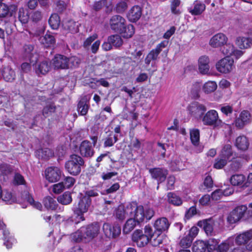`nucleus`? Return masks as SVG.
Returning a JSON list of instances; mask_svg holds the SVG:
<instances>
[{"instance_id":"9","label":"nucleus","mask_w":252,"mask_h":252,"mask_svg":"<svg viewBox=\"0 0 252 252\" xmlns=\"http://www.w3.org/2000/svg\"><path fill=\"white\" fill-rule=\"evenodd\" d=\"M63 173L62 170L57 166H50L47 168L44 171L45 179L49 183H56L59 181Z\"/></svg>"},{"instance_id":"60","label":"nucleus","mask_w":252,"mask_h":252,"mask_svg":"<svg viewBox=\"0 0 252 252\" xmlns=\"http://www.w3.org/2000/svg\"><path fill=\"white\" fill-rule=\"evenodd\" d=\"M247 210L248 208L246 206L241 205L236 207L234 210L236 214L241 219Z\"/></svg>"},{"instance_id":"62","label":"nucleus","mask_w":252,"mask_h":252,"mask_svg":"<svg viewBox=\"0 0 252 252\" xmlns=\"http://www.w3.org/2000/svg\"><path fill=\"white\" fill-rule=\"evenodd\" d=\"M127 5L125 1H120L116 5L115 9L117 13H122L127 8Z\"/></svg>"},{"instance_id":"21","label":"nucleus","mask_w":252,"mask_h":252,"mask_svg":"<svg viewBox=\"0 0 252 252\" xmlns=\"http://www.w3.org/2000/svg\"><path fill=\"white\" fill-rule=\"evenodd\" d=\"M142 13V8L139 5H134L129 10L127 17L130 22H135L140 19Z\"/></svg>"},{"instance_id":"11","label":"nucleus","mask_w":252,"mask_h":252,"mask_svg":"<svg viewBox=\"0 0 252 252\" xmlns=\"http://www.w3.org/2000/svg\"><path fill=\"white\" fill-rule=\"evenodd\" d=\"M126 24V19L122 16L118 15L113 16L110 19L109 25L112 30L119 32L125 28Z\"/></svg>"},{"instance_id":"57","label":"nucleus","mask_w":252,"mask_h":252,"mask_svg":"<svg viewBox=\"0 0 252 252\" xmlns=\"http://www.w3.org/2000/svg\"><path fill=\"white\" fill-rule=\"evenodd\" d=\"M240 219V217L236 214L234 210L230 213L227 219L228 222L232 224L236 222Z\"/></svg>"},{"instance_id":"4","label":"nucleus","mask_w":252,"mask_h":252,"mask_svg":"<svg viewBox=\"0 0 252 252\" xmlns=\"http://www.w3.org/2000/svg\"><path fill=\"white\" fill-rule=\"evenodd\" d=\"M79 62V59L76 57L68 59L64 56L57 55L52 60V65L55 69H65L75 67L78 65Z\"/></svg>"},{"instance_id":"49","label":"nucleus","mask_w":252,"mask_h":252,"mask_svg":"<svg viewBox=\"0 0 252 252\" xmlns=\"http://www.w3.org/2000/svg\"><path fill=\"white\" fill-rule=\"evenodd\" d=\"M190 138L191 143L195 146L198 145L200 139V132L198 129L194 128L190 130Z\"/></svg>"},{"instance_id":"64","label":"nucleus","mask_w":252,"mask_h":252,"mask_svg":"<svg viewBox=\"0 0 252 252\" xmlns=\"http://www.w3.org/2000/svg\"><path fill=\"white\" fill-rule=\"evenodd\" d=\"M97 38L96 34H94L92 36L87 38L84 42L83 46L85 48H88L92 43Z\"/></svg>"},{"instance_id":"32","label":"nucleus","mask_w":252,"mask_h":252,"mask_svg":"<svg viewBox=\"0 0 252 252\" xmlns=\"http://www.w3.org/2000/svg\"><path fill=\"white\" fill-rule=\"evenodd\" d=\"M235 43L241 49H247L252 45V40L249 37L239 36L236 38Z\"/></svg>"},{"instance_id":"56","label":"nucleus","mask_w":252,"mask_h":252,"mask_svg":"<svg viewBox=\"0 0 252 252\" xmlns=\"http://www.w3.org/2000/svg\"><path fill=\"white\" fill-rule=\"evenodd\" d=\"M193 239L188 235L183 237L180 241V246L185 248L189 247L192 243Z\"/></svg>"},{"instance_id":"59","label":"nucleus","mask_w":252,"mask_h":252,"mask_svg":"<svg viewBox=\"0 0 252 252\" xmlns=\"http://www.w3.org/2000/svg\"><path fill=\"white\" fill-rule=\"evenodd\" d=\"M63 183L61 182L52 186V191L56 194H59L64 189Z\"/></svg>"},{"instance_id":"63","label":"nucleus","mask_w":252,"mask_h":252,"mask_svg":"<svg viewBox=\"0 0 252 252\" xmlns=\"http://www.w3.org/2000/svg\"><path fill=\"white\" fill-rule=\"evenodd\" d=\"M223 196L222 190L218 189L213 192L211 194V198L213 200L218 201Z\"/></svg>"},{"instance_id":"18","label":"nucleus","mask_w":252,"mask_h":252,"mask_svg":"<svg viewBox=\"0 0 252 252\" xmlns=\"http://www.w3.org/2000/svg\"><path fill=\"white\" fill-rule=\"evenodd\" d=\"M227 37L222 33H218L214 35L210 40L209 44L213 48H218L223 46L227 43Z\"/></svg>"},{"instance_id":"55","label":"nucleus","mask_w":252,"mask_h":252,"mask_svg":"<svg viewBox=\"0 0 252 252\" xmlns=\"http://www.w3.org/2000/svg\"><path fill=\"white\" fill-rule=\"evenodd\" d=\"M55 110V106L52 103H48L43 110V115L45 117H47L54 112Z\"/></svg>"},{"instance_id":"48","label":"nucleus","mask_w":252,"mask_h":252,"mask_svg":"<svg viewBox=\"0 0 252 252\" xmlns=\"http://www.w3.org/2000/svg\"><path fill=\"white\" fill-rule=\"evenodd\" d=\"M207 243V251L208 252H218V241L215 239H210L208 241H205Z\"/></svg>"},{"instance_id":"36","label":"nucleus","mask_w":252,"mask_h":252,"mask_svg":"<svg viewBox=\"0 0 252 252\" xmlns=\"http://www.w3.org/2000/svg\"><path fill=\"white\" fill-rule=\"evenodd\" d=\"M246 178L242 174L232 175L230 179V183L234 186H245Z\"/></svg>"},{"instance_id":"7","label":"nucleus","mask_w":252,"mask_h":252,"mask_svg":"<svg viewBox=\"0 0 252 252\" xmlns=\"http://www.w3.org/2000/svg\"><path fill=\"white\" fill-rule=\"evenodd\" d=\"M235 243L238 246L242 248L244 252L245 249L242 246H245L246 249L249 251H252V229L238 234L234 239Z\"/></svg>"},{"instance_id":"53","label":"nucleus","mask_w":252,"mask_h":252,"mask_svg":"<svg viewBox=\"0 0 252 252\" xmlns=\"http://www.w3.org/2000/svg\"><path fill=\"white\" fill-rule=\"evenodd\" d=\"M227 162L226 159L219 156L218 158L215 159L213 166L217 169H221L227 164Z\"/></svg>"},{"instance_id":"43","label":"nucleus","mask_w":252,"mask_h":252,"mask_svg":"<svg viewBox=\"0 0 252 252\" xmlns=\"http://www.w3.org/2000/svg\"><path fill=\"white\" fill-rule=\"evenodd\" d=\"M108 41L111 43L112 46L116 48L121 46L123 43V40L121 36L118 34H114L108 37Z\"/></svg>"},{"instance_id":"39","label":"nucleus","mask_w":252,"mask_h":252,"mask_svg":"<svg viewBox=\"0 0 252 252\" xmlns=\"http://www.w3.org/2000/svg\"><path fill=\"white\" fill-rule=\"evenodd\" d=\"M134 32V26L131 24H126L122 31H120L119 33L122 34L124 38H128L132 37Z\"/></svg>"},{"instance_id":"13","label":"nucleus","mask_w":252,"mask_h":252,"mask_svg":"<svg viewBox=\"0 0 252 252\" xmlns=\"http://www.w3.org/2000/svg\"><path fill=\"white\" fill-rule=\"evenodd\" d=\"M34 68L36 74H45L51 69V64L49 63V61L47 59H42L39 57L36 62L32 63Z\"/></svg>"},{"instance_id":"10","label":"nucleus","mask_w":252,"mask_h":252,"mask_svg":"<svg viewBox=\"0 0 252 252\" xmlns=\"http://www.w3.org/2000/svg\"><path fill=\"white\" fill-rule=\"evenodd\" d=\"M168 44L166 40L162 41L158 44L155 49H152L146 56L145 59V63L147 65H149L151 63L156 61L159 54L162 49L165 48Z\"/></svg>"},{"instance_id":"28","label":"nucleus","mask_w":252,"mask_h":252,"mask_svg":"<svg viewBox=\"0 0 252 252\" xmlns=\"http://www.w3.org/2000/svg\"><path fill=\"white\" fill-rule=\"evenodd\" d=\"M169 225V222L166 218H161L157 219L154 225L156 230L159 232L167 230Z\"/></svg>"},{"instance_id":"50","label":"nucleus","mask_w":252,"mask_h":252,"mask_svg":"<svg viewBox=\"0 0 252 252\" xmlns=\"http://www.w3.org/2000/svg\"><path fill=\"white\" fill-rule=\"evenodd\" d=\"M60 21L59 16L57 14H53L49 18V24L53 29L56 30L59 28Z\"/></svg>"},{"instance_id":"24","label":"nucleus","mask_w":252,"mask_h":252,"mask_svg":"<svg viewBox=\"0 0 252 252\" xmlns=\"http://www.w3.org/2000/svg\"><path fill=\"white\" fill-rule=\"evenodd\" d=\"M210 60L208 57L203 56L198 59V70L200 73L207 74L209 72Z\"/></svg>"},{"instance_id":"47","label":"nucleus","mask_w":252,"mask_h":252,"mask_svg":"<svg viewBox=\"0 0 252 252\" xmlns=\"http://www.w3.org/2000/svg\"><path fill=\"white\" fill-rule=\"evenodd\" d=\"M57 200L63 205H68L72 201L71 193L68 191L65 192L58 197Z\"/></svg>"},{"instance_id":"52","label":"nucleus","mask_w":252,"mask_h":252,"mask_svg":"<svg viewBox=\"0 0 252 252\" xmlns=\"http://www.w3.org/2000/svg\"><path fill=\"white\" fill-rule=\"evenodd\" d=\"M89 106L86 102L80 100L78 104V111L81 115H85L88 111Z\"/></svg>"},{"instance_id":"6","label":"nucleus","mask_w":252,"mask_h":252,"mask_svg":"<svg viewBox=\"0 0 252 252\" xmlns=\"http://www.w3.org/2000/svg\"><path fill=\"white\" fill-rule=\"evenodd\" d=\"M84 162L82 158L76 155H72L65 164V170L71 175H77L81 172V166Z\"/></svg>"},{"instance_id":"27","label":"nucleus","mask_w":252,"mask_h":252,"mask_svg":"<svg viewBox=\"0 0 252 252\" xmlns=\"http://www.w3.org/2000/svg\"><path fill=\"white\" fill-rule=\"evenodd\" d=\"M249 145V139L245 136L240 135L237 137L235 140V145L239 150L243 151L247 150Z\"/></svg>"},{"instance_id":"23","label":"nucleus","mask_w":252,"mask_h":252,"mask_svg":"<svg viewBox=\"0 0 252 252\" xmlns=\"http://www.w3.org/2000/svg\"><path fill=\"white\" fill-rule=\"evenodd\" d=\"M250 119V113L247 111H243L235 121V126L238 128H241L249 123Z\"/></svg>"},{"instance_id":"51","label":"nucleus","mask_w":252,"mask_h":252,"mask_svg":"<svg viewBox=\"0 0 252 252\" xmlns=\"http://www.w3.org/2000/svg\"><path fill=\"white\" fill-rule=\"evenodd\" d=\"M18 18L22 23H27L29 19L27 10L23 8H20L18 12Z\"/></svg>"},{"instance_id":"14","label":"nucleus","mask_w":252,"mask_h":252,"mask_svg":"<svg viewBox=\"0 0 252 252\" xmlns=\"http://www.w3.org/2000/svg\"><path fill=\"white\" fill-rule=\"evenodd\" d=\"M234 238L233 237L229 238L224 243L219 245V252H244L242 248L236 247L233 249L231 247L234 245Z\"/></svg>"},{"instance_id":"34","label":"nucleus","mask_w":252,"mask_h":252,"mask_svg":"<svg viewBox=\"0 0 252 252\" xmlns=\"http://www.w3.org/2000/svg\"><path fill=\"white\" fill-rule=\"evenodd\" d=\"M1 72L4 79L6 81L10 82L15 79V72L10 66L4 67Z\"/></svg>"},{"instance_id":"35","label":"nucleus","mask_w":252,"mask_h":252,"mask_svg":"<svg viewBox=\"0 0 252 252\" xmlns=\"http://www.w3.org/2000/svg\"><path fill=\"white\" fill-rule=\"evenodd\" d=\"M7 204H11L16 202V198L10 191L4 190L2 191L1 197Z\"/></svg>"},{"instance_id":"19","label":"nucleus","mask_w":252,"mask_h":252,"mask_svg":"<svg viewBox=\"0 0 252 252\" xmlns=\"http://www.w3.org/2000/svg\"><path fill=\"white\" fill-rule=\"evenodd\" d=\"M17 9L15 4H7L2 2H0V17L12 16Z\"/></svg>"},{"instance_id":"45","label":"nucleus","mask_w":252,"mask_h":252,"mask_svg":"<svg viewBox=\"0 0 252 252\" xmlns=\"http://www.w3.org/2000/svg\"><path fill=\"white\" fill-rule=\"evenodd\" d=\"M168 201L175 206H180L182 204L181 198L173 192H169L167 194Z\"/></svg>"},{"instance_id":"38","label":"nucleus","mask_w":252,"mask_h":252,"mask_svg":"<svg viewBox=\"0 0 252 252\" xmlns=\"http://www.w3.org/2000/svg\"><path fill=\"white\" fill-rule=\"evenodd\" d=\"M218 85L215 81H209L203 85L202 90L206 94L213 93L217 89Z\"/></svg>"},{"instance_id":"33","label":"nucleus","mask_w":252,"mask_h":252,"mask_svg":"<svg viewBox=\"0 0 252 252\" xmlns=\"http://www.w3.org/2000/svg\"><path fill=\"white\" fill-rule=\"evenodd\" d=\"M63 26L65 30L71 33H76L78 32L79 24L71 20L63 21Z\"/></svg>"},{"instance_id":"26","label":"nucleus","mask_w":252,"mask_h":252,"mask_svg":"<svg viewBox=\"0 0 252 252\" xmlns=\"http://www.w3.org/2000/svg\"><path fill=\"white\" fill-rule=\"evenodd\" d=\"M214 221L212 219L201 220L198 222L197 225L200 227H202L206 232L209 235H212L213 232V227Z\"/></svg>"},{"instance_id":"25","label":"nucleus","mask_w":252,"mask_h":252,"mask_svg":"<svg viewBox=\"0 0 252 252\" xmlns=\"http://www.w3.org/2000/svg\"><path fill=\"white\" fill-rule=\"evenodd\" d=\"M80 151L81 155L84 157H90L94 155L92 144L88 141H84L81 143Z\"/></svg>"},{"instance_id":"40","label":"nucleus","mask_w":252,"mask_h":252,"mask_svg":"<svg viewBox=\"0 0 252 252\" xmlns=\"http://www.w3.org/2000/svg\"><path fill=\"white\" fill-rule=\"evenodd\" d=\"M137 222L139 223L140 222H138L134 217H130V218L126 221L124 226V232L126 234L129 233L135 227Z\"/></svg>"},{"instance_id":"16","label":"nucleus","mask_w":252,"mask_h":252,"mask_svg":"<svg viewBox=\"0 0 252 252\" xmlns=\"http://www.w3.org/2000/svg\"><path fill=\"white\" fill-rule=\"evenodd\" d=\"M103 230L105 236L109 238H114L121 233V228L117 225H112L109 223H104Z\"/></svg>"},{"instance_id":"20","label":"nucleus","mask_w":252,"mask_h":252,"mask_svg":"<svg viewBox=\"0 0 252 252\" xmlns=\"http://www.w3.org/2000/svg\"><path fill=\"white\" fill-rule=\"evenodd\" d=\"M24 57L30 61V63L36 62L39 55L33 51V47L31 45H26L24 47Z\"/></svg>"},{"instance_id":"30","label":"nucleus","mask_w":252,"mask_h":252,"mask_svg":"<svg viewBox=\"0 0 252 252\" xmlns=\"http://www.w3.org/2000/svg\"><path fill=\"white\" fill-rule=\"evenodd\" d=\"M205 8L206 6L204 3L196 0L193 2L192 7L189 9V11L192 15H199L203 13Z\"/></svg>"},{"instance_id":"8","label":"nucleus","mask_w":252,"mask_h":252,"mask_svg":"<svg viewBox=\"0 0 252 252\" xmlns=\"http://www.w3.org/2000/svg\"><path fill=\"white\" fill-rule=\"evenodd\" d=\"M234 67V59L228 57L221 59L216 64L217 71L223 74L230 73L233 70Z\"/></svg>"},{"instance_id":"58","label":"nucleus","mask_w":252,"mask_h":252,"mask_svg":"<svg viewBox=\"0 0 252 252\" xmlns=\"http://www.w3.org/2000/svg\"><path fill=\"white\" fill-rule=\"evenodd\" d=\"M204 186L205 188L203 189H207V191H210V189L213 186V182L211 176H207L204 180Z\"/></svg>"},{"instance_id":"37","label":"nucleus","mask_w":252,"mask_h":252,"mask_svg":"<svg viewBox=\"0 0 252 252\" xmlns=\"http://www.w3.org/2000/svg\"><path fill=\"white\" fill-rule=\"evenodd\" d=\"M36 156L39 158L47 159L54 156V153L49 148L39 149L36 152Z\"/></svg>"},{"instance_id":"22","label":"nucleus","mask_w":252,"mask_h":252,"mask_svg":"<svg viewBox=\"0 0 252 252\" xmlns=\"http://www.w3.org/2000/svg\"><path fill=\"white\" fill-rule=\"evenodd\" d=\"M149 172L153 178L156 179L158 182L160 183L165 180L167 175V170L160 168L150 169Z\"/></svg>"},{"instance_id":"41","label":"nucleus","mask_w":252,"mask_h":252,"mask_svg":"<svg viewBox=\"0 0 252 252\" xmlns=\"http://www.w3.org/2000/svg\"><path fill=\"white\" fill-rule=\"evenodd\" d=\"M207 248V243L202 240L196 241L193 244V252H205Z\"/></svg>"},{"instance_id":"46","label":"nucleus","mask_w":252,"mask_h":252,"mask_svg":"<svg viewBox=\"0 0 252 252\" xmlns=\"http://www.w3.org/2000/svg\"><path fill=\"white\" fill-rule=\"evenodd\" d=\"M40 42L46 47H49L55 43L54 37L50 34H46L44 36L40 37Z\"/></svg>"},{"instance_id":"5","label":"nucleus","mask_w":252,"mask_h":252,"mask_svg":"<svg viewBox=\"0 0 252 252\" xmlns=\"http://www.w3.org/2000/svg\"><path fill=\"white\" fill-rule=\"evenodd\" d=\"M203 124L205 126H212L214 128H220L225 125L219 118V114L215 110H210L202 117Z\"/></svg>"},{"instance_id":"15","label":"nucleus","mask_w":252,"mask_h":252,"mask_svg":"<svg viewBox=\"0 0 252 252\" xmlns=\"http://www.w3.org/2000/svg\"><path fill=\"white\" fill-rule=\"evenodd\" d=\"M0 230L2 231L3 235L4 245L9 249L12 248L13 245L16 243V240L13 236L10 234L8 230L6 228L5 225L0 220Z\"/></svg>"},{"instance_id":"42","label":"nucleus","mask_w":252,"mask_h":252,"mask_svg":"<svg viewBox=\"0 0 252 252\" xmlns=\"http://www.w3.org/2000/svg\"><path fill=\"white\" fill-rule=\"evenodd\" d=\"M86 229L82 227L80 228L78 231L71 235L70 238L71 240L76 242H79L82 241L83 239H86L85 233Z\"/></svg>"},{"instance_id":"17","label":"nucleus","mask_w":252,"mask_h":252,"mask_svg":"<svg viewBox=\"0 0 252 252\" xmlns=\"http://www.w3.org/2000/svg\"><path fill=\"white\" fill-rule=\"evenodd\" d=\"M206 110L205 105L197 102L191 103L188 107L189 114L196 118H201Z\"/></svg>"},{"instance_id":"3","label":"nucleus","mask_w":252,"mask_h":252,"mask_svg":"<svg viewBox=\"0 0 252 252\" xmlns=\"http://www.w3.org/2000/svg\"><path fill=\"white\" fill-rule=\"evenodd\" d=\"M91 202V198L86 196L80 200L78 205L73 209V215L71 218L73 222L77 224L85 220L84 214L88 211Z\"/></svg>"},{"instance_id":"31","label":"nucleus","mask_w":252,"mask_h":252,"mask_svg":"<svg viewBox=\"0 0 252 252\" xmlns=\"http://www.w3.org/2000/svg\"><path fill=\"white\" fill-rule=\"evenodd\" d=\"M233 154L231 146L230 144H226L223 147L219 156L229 161L233 158Z\"/></svg>"},{"instance_id":"12","label":"nucleus","mask_w":252,"mask_h":252,"mask_svg":"<svg viewBox=\"0 0 252 252\" xmlns=\"http://www.w3.org/2000/svg\"><path fill=\"white\" fill-rule=\"evenodd\" d=\"M222 54L230 58L233 57L235 59H238L244 54L243 51L236 48L232 43H226L222 48Z\"/></svg>"},{"instance_id":"44","label":"nucleus","mask_w":252,"mask_h":252,"mask_svg":"<svg viewBox=\"0 0 252 252\" xmlns=\"http://www.w3.org/2000/svg\"><path fill=\"white\" fill-rule=\"evenodd\" d=\"M43 203L46 208L52 210H56L58 206L56 201L51 196L45 197Z\"/></svg>"},{"instance_id":"54","label":"nucleus","mask_w":252,"mask_h":252,"mask_svg":"<svg viewBox=\"0 0 252 252\" xmlns=\"http://www.w3.org/2000/svg\"><path fill=\"white\" fill-rule=\"evenodd\" d=\"M117 136L113 134H110L105 139L104 145L105 147H111L117 141Z\"/></svg>"},{"instance_id":"29","label":"nucleus","mask_w":252,"mask_h":252,"mask_svg":"<svg viewBox=\"0 0 252 252\" xmlns=\"http://www.w3.org/2000/svg\"><path fill=\"white\" fill-rule=\"evenodd\" d=\"M86 229L84 231L86 238L92 239L95 237L98 233L99 230V226L97 223L93 224L87 227H82Z\"/></svg>"},{"instance_id":"61","label":"nucleus","mask_w":252,"mask_h":252,"mask_svg":"<svg viewBox=\"0 0 252 252\" xmlns=\"http://www.w3.org/2000/svg\"><path fill=\"white\" fill-rule=\"evenodd\" d=\"M25 180L23 176L19 173H16L14 177L13 184L15 185H24Z\"/></svg>"},{"instance_id":"2","label":"nucleus","mask_w":252,"mask_h":252,"mask_svg":"<svg viewBox=\"0 0 252 252\" xmlns=\"http://www.w3.org/2000/svg\"><path fill=\"white\" fill-rule=\"evenodd\" d=\"M154 233L152 227L146 225L144 228V232L142 230L136 229L132 236V241L138 247H144L151 241L152 245L156 247L162 243L161 237L159 234L155 239H153Z\"/></svg>"},{"instance_id":"1","label":"nucleus","mask_w":252,"mask_h":252,"mask_svg":"<svg viewBox=\"0 0 252 252\" xmlns=\"http://www.w3.org/2000/svg\"><path fill=\"white\" fill-rule=\"evenodd\" d=\"M154 214L155 212L152 208L138 206L135 203L127 205L126 208L123 205H120L114 213L115 216L119 220H123L127 217H134L138 222L149 220Z\"/></svg>"}]
</instances>
